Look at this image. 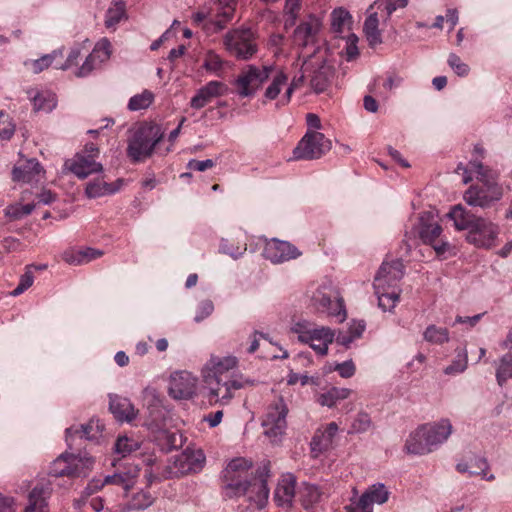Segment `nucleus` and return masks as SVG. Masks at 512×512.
Wrapping results in <instances>:
<instances>
[{"mask_svg": "<svg viewBox=\"0 0 512 512\" xmlns=\"http://www.w3.org/2000/svg\"><path fill=\"white\" fill-rule=\"evenodd\" d=\"M100 64L95 57L90 53L87 58L85 59L82 66L78 69L76 75L78 77H85L88 74H90L95 67Z\"/></svg>", "mask_w": 512, "mask_h": 512, "instance_id": "69168bd1", "label": "nucleus"}, {"mask_svg": "<svg viewBox=\"0 0 512 512\" xmlns=\"http://www.w3.org/2000/svg\"><path fill=\"white\" fill-rule=\"evenodd\" d=\"M219 12L215 21L218 29H223L232 20L237 0H217Z\"/></svg>", "mask_w": 512, "mask_h": 512, "instance_id": "e433bc0d", "label": "nucleus"}, {"mask_svg": "<svg viewBox=\"0 0 512 512\" xmlns=\"http://www.w3.org/2000/svg\"><path fill=\"white\" fill-rule=\"evenodd\" d=\"M404 276V264L400 259L384 261L374 279V289H398L397 284Z\"/></svg>", "mask_w": 512, "mask_h": 512, "instance_id": "dca6fc26", "label": "nucleus"}, {"mask_svg": "<svg viewBox=\"0 0 512 512\" xmlns=\"http://www.w3.org/2000/svg\"><path fill=\"white\" fill-rule=\"evenodd\" d=\"M296 477L287 473L279 480L274 492V501L277 506L290 508L295 497Z\"/></svg>", "mask_w": 512, "mask_h": 512, "instance_id": "412c9836", "label": "nucleus"}, {"mask_svg": "<svg viewBox=\"0 0 512 512\" xmlns=\"http://www.w3.org/2000/svg\"><path fill=\"white\" fill-rule=\"evenodd\" d=\"M331 141L318 131H307L293 150L294 159H319L331 149Z\"/></svg>", "mask_w": 512, "mask_h": 512, "instance_id": "39448f33", "label": "nucleus"}, {"mask_svg": "<svg viewBox=\"0 0 512 512\" xmlns=\"http://www.w3.org/2000/svg\"><path fill=\"white\" fill-rule=\"evenodd\" d=\"M447 216L453 221L456 230H466V241L477 248L490 249L497 244L500 227L488 218L477 216L458 204L451 208Z\"/></svg>", "mask_w": 512, "mask_h": 512, "instance_id": "f257e3e1", "label": "nucleus"}, {"mask_svg": "<svg viewBox=\"0 0 512 512\" xmlns=\"http://www.w3.org/2000/svg\"><path fill=\"white\" fill-rule=\"evenodd\" d=\"M372 421L370 416L365 412H360L354 418L348 433H363L371 427Z\"/></svg>", "mask_w": 512, "mask_h": 512, "instance_id": "6e6d98bb", "label": "nucleus"}, {"mask_svg": "<svg viewBox=\"0 0 512 512\" xmlns=\"http://www.w3.org/2000/svg\"><path fill=\"white\" fill-rule=\"evenodd\" d=\"M512 378V351L503 355L496 369V379L500 386H502L508 379Z\"/></svg>", "mask_w": 512, "mask_h": 512, "instance_id": "ea45409f", "label": "nucleus"}, {"mask_svg": "<svg viewBox=\"0 0 512 512\" xmlns=\"http://www.w3.org/2000/svg\"><path fill=\"white\" fill-rule=\"evenodd\" d=\"M105 485H118L127 491L130 488V480L126 473H115L104 477Z\"/></svg>", "mask_w": 512, "mask_h": 512, "instance_id": "e2e57ef3", "label": "nucleus"}, {"mask_svg": "<svg viewBox=\"0 0 512 512\" xmlns=\"http://www.w3.org/2000/svg\"><path fill=\"white\" fill-rule=\"evenodd\" d=\"M308 338H310V339H306L304 341V343L316 342V341L333 342V340L335 338V333L329 327H324V326L317 327L316 325H314L312 327L311 331H309Z\"/></svg>", "mask_w": 512, "mask_h": 512, "instance_id": "09e8293b", "label": "nucleus"}, {"mask_svg": "<svg viewBox=\"0 0 512 512\" xmlns=\"http://www.w3.org/2000/svg\"><path fill=\"white\" fill-rule=\"evenodd\" d=\"M378 297V305L383 311H391L399 301L400 289L383 288L375 289Z\"/></svg>", "mask_w": 512, "mask_h": 512, "instance_id": "c9c22d12", "label": "nucleus"}, {"mask_svg": "<svg viewBox=\"0 0 512 512\" xmlns=\"http://www.w3.org/2000/svg\"><path fill=\"white\" fill-rule=\"evenodd\" d=\"M251 494L249 495L250 501H253L259 509L266 506L269 498V487L266 479H260L251 483Z\"/></svg>", "mask_w": 512, "mask_h": 512, "instance_id": "72a5a7b5", "label": "nucleus"}, {"mask_svg": "<svg viewBox=\"0 0 512 512\" xmlns=\"http://www.w3.org/2000/svg\"><path fill=\"white\" fill-rule=\"evenodd\" d=\"M228 87L221 81H210L199 88L190 100V107L196 110L204 108L213 99L226 95Z\"/></svg>", "mask_w": 512, "mask_h": 512, "instance_id": "6ab92c4d", "label": "nucleus"}, {"mask_svg": "<svg viewBox=\"0 0 512 512\" xmlns=\"http://www.w3.org/2000/svg\"><path fill=\"white\" fill-rule=\"evenodd\" d=\"M423 337L431 344L441 345L449 341V331L446 328L429 325L425 329Z\"/></svg>", "mask_w": 512, "mask_h": 512, "instance_id": "79ce46f5", "label": "nucleus"}, {"mask_svg": "<svg viewBox=\"0 0 512 512\" xmlns=\"http://www.w3.org/2000/svg\"><path fill=\"white\" fill-rule=\"evenodd\" d=\"M405 450L414 455H425L434 451L422 425L409 435L405 443Z\"/></svg>", "mask_w": 512, "mask_h": 512, "instance_id": "5701e85b", "label": "nucleus"}, {"mask_svg": "<svg viewBox=\"0 0 512 512\" xmlns=\"http://www.w3.org/2000/svg\"><path fill=\"white\" fill-rule=\"evenodd\" d=\"M164 132L157 124H142L128 140L127 155L133 162L151 157L155 146L162 141Z\"/></svg>", "mask_w": 512, "mask_h": 512, "instance_id": "f03ea898", "label": "nucleus"}, {"mask_svg": "<svg viewBox=\"0 0 512 512\" xmlns=\"http://www.w3.org/2000/svg\"><path fill=\"white\" fill-rule=\"evenodd\" d=\"M448 65L460 77H465L469 74L470 68L464 63L458 55L451 53L448 57Z\"/></svg>", "mask_w": 512, "mask_h": 512, "instance_id": "bf43d9fd", "label": "nucleus"}, {"mask_svg": "<svg viewBox=\"0 0 512 512\" xmlns=\"http://www.w3.org/2000/svg\"><path fill=\"white\" fill-rule=\"evenodd\" d=\"M103 252L93 248H86L84 250L66 252L64 254V260L69 264L80 265L88 263L91 260L102 256Z\"/></svg>", "mask_w": 512, "mask_h": 512, "instance_id": "f704fd0d", "label": "nucleus"}, {"mask_svg": "<svg viewBox=\"0 0 512 512\" xmlns=\"http://www.w3.org/2000/svg\"><path fill=\"white\" fill-rule=\"evenodd\" d=\"M407 3L408 0H385L378 3V9L382 8L386 12L387 18H389L397 9L406 7Z\"/></svg>", "mask_w": 512, "mask_h": 512, "instance_id": "0e129e2a", "label": "nucleus"}, {"mask_svg": "<svg viewBox=\"0 0 512 512\" xmlns=\"http://www.w3.org/2000/svg\"><path fill=\"white\" fill-rule=\"evenodd\" d=\"M139 448L138 441L128 438L127 436H120L115 443V452L120 454L122 457L136 451Z\"/></svg>", "mask_w": 512, "mask_h": 512, "instance_id": "3c124183", "label": "nucleus"}, {"mask_svg": "<svg viewBox=\"0 0 512 512\" xmlns=\"http://www.w3.org/2000/svg\"><path fill=\"white\" fill-rule=\"evenodd\" d=\"M272 71L271 65H247L235 81L237 93L241 97L252 96L269 78Z\"/></svg>", "mask_w": 512, "mask_h": 512, "instance_id": "6e6552de", "label": "nucleus"}, {"mask_svg": "<svg viewBox=\"0 0 512 512\" xmlns=\"http://www.w3.org/2000/svg\"><path fill=\"white\" fill-rule=\"evenodd\" d=\"M238 366L235 356H211L203 368L204 380H227L236 376L232 373ZM237 376H241L237 374Z\"/></svg>", "mask_w": 512, "mask_h": 512, "instance_id": "ddd939ff", "label": "nucleus"}, {"mask_svg": "<svg viewBox=\"0 0 512 512\" xmlns=\"http://www.w3.org/2000/svg\"><path fill=\"white\" fill-rule=\"evenodd\" d=\"M211 404L227 405L234 397V391L254 385V380L234 376L227 380H204Z\"/></svg>", "mask_w": 512, "mask_h": 512, "instance_id": "20e7f679", "label": "nucleus"}, {"mask_svg": "<svg viewBox=\"0 0 512 512\" xmlns=\"http://www.w3.org/2000/svg\"><path fill=\"white\" fill-rule=\"evenodd\" d=\"M124 19H127L126 4L122 0L111 3L105 14V26L108 29H115Z\"/></svg>", "mask_w": 512, "mask_h": 512, "instance_id": "c756f323", "label": "nucleus"}, {"mask_svg": "<svg viewBox=\"0 0 512 512\" xmlns=\"http://www.w3.org/2000/svg\"><path fill=\"white\" fill-rule=\"evenodd\" d=\"M287 413L288 408L282 397L273 401L267 408L262 421V426L265 429V435H267L273 442H276L286 430Z\"/></svg>", "mask_w": 512, "mask_h": 512, "instance_id": "1a4fd4ad", "label": "nucleus"}, {"mask_svg": "<svg viewBox=\"0 0 512 512\" xmlns=\"http://www.w3.org/2000/svg\"><path fill=\"white\" fill-rule=\"evenodd\" d=\"M312 301L318 310L336 317L339 322H343L347 317L344 300L331 282L320 285L313 293Z\"/></svg>", "mask_w": 512, "mask_h": 512, "instance_id": "7ed1b4c3", "label": "nucleus"}, {"mask_svg": "<svg viewBox=\"0 0 512 512\" xmlns=\"http://www.w3.org/2000/svg\"><path fill=\"white\" fill-rule=\"evenodd\" d=\"M335 370L342 378H350L355 374V365L352 360H347L337 364Z\"/></svg>", "mask_w": 512, "mask_h": 512, "instance_id": "774afa93", "label": "nucleus"}, {"mask_svg": "<svg viewBox=\"0 0 512 512\" xmlns=\"http://www.w3.org/2000/svg\"><path fill=\"white\" fill-rule=\"evenodd\" d=\"M322 27L321 19L315 15H309L294 31L293 41L302 48L314 45L316 36Z\"/></svg>", "mask_w": 512, "mask_h": 512, "instance_id": "aec40b11", "label": "nucleus"}, {"mask_svg": "<svg viewBox=\"0 0 512 512\" xmlns=\"http://www.w3.org/2000/svg\"><path fill=\"white\" fill-rule=\"evenodd\" d=\"M154 100V94L149 90H144L130 98L128 108L131 111H138L148 108Z\"/></svg>", "mask_w": 512, "mask_h": 512, "instance_id": "49530a36", "label": "nucleus"}, {"mask_svg": "<svg viewBox=\"0 0 512 512\" xmlns=\"http://www.w3.org/2000/svg\"><path fill=\"white\" fill-rule=\"evenodd\" d=\"M503 197V188L499 184L471 185L464 193L465 202L472 207L491 208Z\"/></svg>", "mask_w": 512, "mask_h": 512, "instance_id": "9d476101", "label": "nucleus"}, {"mask_svg": "<svg viewBox=\"0 0 512 512\" xmlns=\"http://www.w3.org/2000/svg\"><path fill=\"white\" fill-rule=\"evenodd\" d=\"M197 379L187 371L175 372L169 382V394L175 399H189L195 394Z\"/></svg>", "mask_w": 512, "mask_h": 512, "instance_id": "f3484780", "label": "nucleus"}, {"mask_svg": "<svg viewBox=\"0 0 512 512\" xmlns=\"http://www.w3.org/2000/svg\"><path fill=\"white\" fill-rule=\"evenodd\" d=\"M263 256L274 264L284 263L301 256V251L288 241L272 238L265 241Z\"/></svg>", "mask_w": 512, "mask_h": 512, "instance_id": "4468645a", "label": "nucleus"}, {"mask_svg": "<svg viewBox=\"0 0 512 512\" xmlns=\"http://www.w3.org/2000/svg\"><path fill=\"white\" fill-rule=\"evenodd\" d=\"M219 250L221 253L227 254L234 259H238L247 250V245L246 243L242 245H236L234 243L229 242L228 240L223 239L220 243Z\"/></svg>", "mask_w": 512, "mask_h": 512, "instance_id": "4d7b16f0", "label": "nucleus"}, {"mask_svg": "<svg viewBox=\"0 0 512 512\" xmlns=\"http://www.w3.org/2000/svg\"><path fill=\"white\" fill-rule=\"evenodd\" d=\"M227 51L237 59H250L257 52L254 34L249 28L235 29L224 37Z\"/></svg>", "mask_w": 512, "mask_h": 512, "instance_id": "0eeeda50", "label": "nucleus"}, {"mask_svg": "<svg viewBox=\"0 0 512 512\" xmlns=\"http://www.w3.org/2000/svg\"><path fill=\"white\" fill-rule=\"evenodd\" d=\"M41 170V165L36 159H28L23 164L13 168L12 178L17 182L29 183L37 180Z\"/></svg>", "mask_w": 512, "mask_h": 512, "instance_id": "cd10ccee", "label": "nucleus"}, {"mask_svg": "<svg viewBox=\"0 0 512 512\" xmlns=\"http://www.w3.org/2000/svg\"><path fill=\"white\" fill-rule=\"evenodd\" d=\"M322 498V492L317 485L305 484L301 491V500L303 506L308 508L320 502Z\"/></svg>", "mask_w": 512, "mask_h": 512, "instance_id": "c03bdc74", "label": "nucleus"}, {"mask_svg": "<svg viewBox=\"0 0 512 512\" xmlns=\"http://www.w3.org/2000/svg\"><path fill=\"white\" fill-rule=\"evenodd\" d=\"M442 233L441 226L433 220L430 213H425L419 218L418 234L421 241L433 247L437 255H443L449 248V243L438 240Z\"/></svg>", "mask_w": 512, "mask_h": 512, "instance_id": "9b49d317", "label": "nucleus"}, {"mask_svg": "<svg viewBox=\"0 0 512 512\" xmlns=\"http://www.w3.org/2000/svg\"><path fill=\"white\" fill-rule=\"evenodd\" d=\"M109 409L120 422H131L137 415V410L130 400L118 395L110 396Z\"/></svg>", "mask_w": 512, "mask_h": 512, "instance_id": "393cba45", "label": "nucleus"}, {"mask_svg": "<svg viewBox=\"0 0 512 512\" xmlns=\"http://www.w3.org/2000/svg\"><path fill=\"white\" fill-rule=\"evenodd\" d=\"M469 166L476 173L477 180L482 182L483 185L497 184L496 174L488 167H485L481 161L477 159H471L469 161Z\"/></svg>", "mask_w": 512, "mask_h": 512, "instance_id": "58836bf2", "label": "nucleus"}, {"mask_svg": "<svg viewBox=\"0 0 512 512\" xmlns=\"http://www.w3.org/2000/svg\"><path fill=\"white\" fill-rule=\"evenodd\" d=\"M422 426L434 450L446 442L452 433V424L449 419H441Z\"/></svg>", "mask_w": 512, "mask_h": 512, "instance_id": "4be33fe9", "label": "nucleus"}, {"mask_svg": "<svg viewBox=\"0 0 512 512\" xmlns=\"http://www.w3.org/2000/svg\"><path fill=\"white\" fill-rule=\"evenodd\" d=\"M120 186L114 183H107L102 180L93 181L87 184L85 193L89 198H98L114 194Z\"/></svg>", "mask_w": 512, "mask_h": 512, "instance_id": "473e14b6", "label": "nucleus"}, {"mask_svg": "<svg viewBox=\"0 0 512 512\" xmlns=\"http://www.w3.org/2000/svg\"><path fill=\"white\" fill-rule=\"evenodd\" d=\"M51 495L49 484H37L29 493V505L25 512H49L47 507V499Z\"/></svg>", "mask_w": 512, "mask_h": 512, "instance_id": "a878e982", "label": "nucleus"}, {"mask_svg": "<svg viewBox=\"0 0 512 512\" xmlns=\"http://www.w3.org/2000/svg\"><path fill=\"white\" fill-rule=\"evenodd\" d=\"M58 56L62 57V52L55 50L52 53L46 54L39 59L25 62V65L30 66L34 74H39L45 69L49 68Z\"/></svg>", "mask_w": 512, "mask_h": 512, "instance_id": "37998d69", "label": "nucleus"}, {"mask_svg": "<svg viewBox=\"0 0 512 512\" xmlns=\"http://www.w3.org/2000/svg\"><path fill=\"white\" fill-rule=\"evenodd\" d=\"M351 18L349 12L343 8L334 9L331 13V25L335 32H342L345 23Z\"/></svg>", "mask_w": 512, "mask_h": 512, "instance_id": "13d9d810", "label": "nucleus"}, {"mask_svg": "<svg viewBox=\"0 0 512 512\" xmlns=\"http://www.w3.org/2000/svg\"><path fill=\"white\" fill-rule=\"evenodd\" d=\"M223 493L227 498H235L245 495L251 486L247 477L222 475Z\"/></svg>", "mask_w": 512, "mask_h": 512, "instance_id": "bb28decb", "label": "nucleus"}, {"mask_svg": "<svg viewBox=\"0 0 512 512\" xmlns=\"http://www.w3.org/2000/svg\"><path fill=\"white\" fill-rule=\"evenodd\" d=\"M154 502V497L149 491L142 490L137 492L131 499L129 508L132 510H144L150 507Z\"/></svg>", "mask_w": 512, "mask_h": 512, "instance_id": "8fccbe9b", "label": "nucleus"}, {"mask_svg": "<svg viewBox=\"0 0 512 512\" xmlns=\"http://www.w3.org/2000/svg\"><path fill=\"white\" fill-rule=\"evenodd\" d=\"M93 463L94 461L91 457H78L73 454L64 453L53 461L49 474L54 477L86 476L92 469Z\"/></svg>", "mask_w": 512, "mask_h": 512, "instance_id": "423d86ee", "label": "nucleus"}, {"mask_svg": "<svg viewBox=\"0 0 512 512\" xmlns=\"http://www.w3.org/2000/svg\"><path fill=\"white\" fill-rule=\"evenodd\" d=\"M379 19L376 12L371 13L364 22V33L371 47H375L382 43L381 32L378 28Z\"/></svg>", "mask_w": 512, "mask_h": 512, "instance_id": "2f4dec72", "label": "nucleus"}, {"mask_svg": "<svg viewBox=\"0 0 512 512\" xmlns=\"http://www.w3.org/2000/svg\"><path fill=\"white\" fill-rule=\"evenodd\" d=\"M34 282V275L29 268L25 271V273L20 277L19 284L17 287L11 291V295L16 297L21 295L24 291L32 286Z\"/></svg>", "mask_w": 512, "mask_h": 512, "instance_id": "052dcab7", "label": "nucleus"}, {"mask_svg": "<svg viewBox=\"0 0 512 512\" xmlns=\"http://www.w3.org/2000/svg\"><path fill=\"white\" fill-rule=\"evenodd\" d=\"M56 105V98L51 93H37L33 97V106L36 111L51 112Z\"/></svg>", "mask_w": 512, "mask_h": 512, "instance_id": "a18cd8bd", "label": "nucleus"}, {"mask_svg": "<svg viewBox=\"0 0 512 512\" xmlns=\"http://www.w3.org/2000/svg\"><path fill=\"white\" fill-rule=\"evenodd\" d=\"M103 425L98 419L92 418L88 423L80 426H72L66 429V441L70 446V439L73 437L84 438L86 440H96L101 436Z\"/></svg>", "mask_w": 512, "mask_h": 512, "instance_id": "b1692460", "label": "nucleus"}, {"mask_svg": "<svg viewBox=\"0 0 512 512\" xmlns=\"http://www.w3.org/2000/svg\"><path fill=\"white\" fill-rule=\"evenodd\" d=\"M288 76L283 71H278L272 78L270 85L266 88L264 97L267 100H274L280 94L282 88L287 85Z\"/></svg>", "mask_w": 512, "mask_h": 512, "instance_id": "a19ab883", "label": "nucleus"}, {"mask_svg": "<svg viewBox=\"0 0 512 512\" xmlns=\"http://www.w3.org/2000/svg\"><path fill=\"white\" fill-rule=\"evenodd\" d=\"M468 363L467 352L464 349L458 350L450 365L444 369L446 375H455L466 370Z\"/></svg>", "mask_w": 512, "mask_h": 512, "instance_id": "de8ad7c7", "label": "nucleus"}, {"mask_svg": "<svg viewBox=\"0 0 512 512\" xmlns=\"http://www.w3.org/2000/svg\"><path fill=\"white\" fill-rule=\"evenodd\" d=\"M98 155L99 149L95 144H86L84 151L78 153L70 163L69 170L81 179L92 173L101 172L102 164L95 160Z\"/></svg>", "mask_w": 512, "mask_h": 512, "instance_id": "f8f14e48", "label": "nucleus"}, {"mask_svg": "<svg viewBox=\"0 0 512 512\" xmlns=\"http://www.w3.org/2000/svg\"><path fill=\"white\" fill-rule=\"evenodd\" d=\"M333 77L331 66L322 64L313 70L310 77V87L316 94L323 93L327 90Z\"/></svg>", "mask_w": 512, "mask_h": 512, "instance_id": "c85d7f7f", "label": "nucleus"}, {"mask_svg": "<svg viewBox=\"0 0 512 512\" xmlns=\"http://www.w3.org/2000/svg\"><path fill=\"white\" fill-rule=\"evenodd\" d=\"M203 67L206 71L219 74L223 68V60L213 51H208L204 58Z\"/></svg>", "mask_w": 512, "mask_h": 512, "instance_id": "5fc2aeb1", "label": "nucleus"}, {"mask_svg": "<svg viewBox=\"0 0 512 512\" xmlns=\"http://www.w3.org/2000/svg\"><path fill=\"white\" fill-rule=\"evenodd\" d=\"M213 310H214V305H213L212 301H210V300L202 301L199 304L198 311L195 315V318H194L195 322H201L206 317L211 315Z\"/></svg>", "mask_w": 512, "mask_h": 512, "instance_id": "338daca9", "label": "nucleus"}, {"mask_svg": "<svg viewBox=\"0 0 512 512\" xmlns=\"http://www.w3.org/2000/svg\"><path fill=\"white\" fill-rule=\"evenodd\" d=\"M339 430L336 422H330L319 427L310 442V450L313 458L319 457L322 453L333 447L334 438Z\"/></svg>", "mask_w": 512, "mask_h": 512, "instance_id": "a211bd4d", "label": "nucleus"}, {"mask_svg": "<svg viewBox=\"0 0 512 512\" xmlns=\"http://www.w3.org/2000/svg\"><path fill=\"white\" fill-rule=\"evenodd\" d=\"M302 0H286L285 3V14L287 19L285 20V27H291L295 24V21L299 15L301 9Z\"/></svg>", "mask_w": 512, "mask_h": 512, "instance_id": "864d4df0", "label": "nucleus"}, {"mask_svg": "<svg viewBox=\"0 0 512 512\" xmlns=\"http://www.w3.org/2000/svg\"><path fill=\"white\" fill-rule=\"evenodd\" d=\"M313 326V323L307 320H301L293 324V326L291 327V331L298 335L299 341L304 343L306 339H309V331H311Z\"/></svg>", "mask_w": 512, "mask_h": 512, "instance_id": "680f3d73", "label": "nucleus"}, {"mask_svg": "<svg viewBox=\"0 0 512 512\" xmlns=\"http://www.w3.org/2000/svg\"><path fill=\"white\" fill-rule=\"evenodd\" d=\"M112 46L110 41L107 38H102L99 40L94 49L92 50L91 54L93 57L96 58V60L99 63L105 62L110 58Z\"/></svg>", "mask_w": 512, "mask_h": 512, "instance_id": "603ef678", "label": "nucleus"}, {"mask_svg": "<svg viewBox=\"0 0 512 512\" xmlns=\"http://www.w3.org/2000/svg\"><path fill=\"white\" fill-rule=\"evenodd\" d=\"M389 498V491L382 483L371 485L356 501L346 506L347 512H373V504H384Z\"/></svg>", "mask_w": 512, "mask_h": 512, "instance_id": "2eb2a0df", "label": "nucleus"}, {"mask_svg": "<svg viewBox=\"0 0 512 512\" xmlns=\"http://www.w3.org/2000/svg\"><path fill=\"white\" fill-rule=\"evenodd\" d=\"M351 394V390L348 388L332 387L326 392L318 395L317 402L322 406L329 408L335 406L337 402L347 399Z\"/></svg>", "mask_w": 512, "mask_h": 512, "instance_id": "7c9ffc66", "label": "nucleus"}, {"mask_svg": "<svg viewBox=\"0 0 512 512\" xmlns=\"http://www.w3.org/2000/svg\"><path fill=\"white\" fill-rule=\"evenodd\" d=\"M251 467L252 463L247 459L242 457L235 458L228 463L226 468L223 470L222 475L248 478V471Z\"/></svg>", "mask_w": 512, "mask_h": 512, "instance_id": "4c0bfd02", "label": "nucleus"}]
</instances>
